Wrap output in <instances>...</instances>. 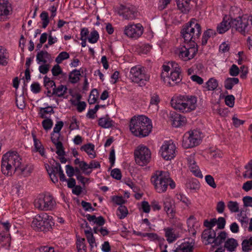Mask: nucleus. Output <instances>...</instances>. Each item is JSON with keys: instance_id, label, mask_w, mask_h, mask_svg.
<instances>
[{"instance_id": "nucleus-1", "label": "nucleus", "mask_w": 252, "mask_h": 252, "mask_svg": "<svg viewBox=\"0 0 252 252\" xmlns=\"http://www.w3.org/2000/svg\"><path fill=\"white\" fill-rule=\"evenodd\" d=\"M1 171L4 175L11 176L17 172L24 177L31 176L34 167L32 165L27 164L16 152H8L2 158Z\"/></svg>"}, {"instance_id": "nucleus-2", "label": "nucleus", "mask_w": 252, "mask_h": 252, "mask_svg": "<svg viewBox=\"0 0 252 252\" xmlns=\"http://www.w3.org/2000/svg\"><path fill=\"white\" fill-rule=\"evenodd\" d=\"M152 128L150 120L144 116L133 117L130 122L129 129L135 136L143 137L149 135Z\"/></svg>"}, {"instance_id": "nucleus-3", "label": "nucleus", "mask_w": 252, "mask_h": 252, "mask_svg": "<svg viewBox=\"0 0 252 252\" xmlns=\"http://www.w3.org/2000/svg\"><path fill=\"white\" fill-rule=\"evenodd\" d=\"M151 180L158 193L166 191L168 186L171 189L175 187V183L171 180L167 172L157 170L152 175Z\"/></svg>"}, {"instance_id": "nucleus-4", "label": "nucleus", "mask_w": 252, "mask_h": 252, "mask_svg": "<svg viewBox=\"0 0 252 252\" xmlns=\"http://www.w3.org/2000/svg\"><path fill=\"white\" fill-rule=\"evenodd\" d=\"M201 33V26L194 19H192L181 31V34L185 41L191 44H196Z\"/></svg>"}, {"instance_id": "nucleus-5", "label": "nucleus", "mask_w": 252, "mask_h": 252, "mask_svg": "<svg viewBox=\"0 0 252 252\" xmlns=\"http://www.w3.org/2000/svg\"><path fill=\"white\" fill-rule=\"evenodd\" d=\"M197 99L193 96H180L172 99L171 105L175 109L183 113L189 112L196 107Z\"/></svg>"}, {"instance_id": "nucleus-6", "label": "nucleus", "mask_w": 252, "mask_h": 252, "mask_svg": "<svg viewBox=\"0 0 252 252\" xmlns=\"http://www.w3.org/2000/svg\"><path fill=\"white\" fill-rule=\"evenodd\" d=\"M54 224L52 217L46 213H42L33 218L32 226L38 231L47 232L52 229Z\"/></svg>"}, {"instance_id": "nucleus-7", "label": "nucleus", "mask_w": 252, "mask_h": 252, "mask_svg": "<svg viewBox=\"0 0 252 252\" xmlns=\"http://www.w3.org/2000/svg\"><path fill=\"white\" fill-rule=\"evenodd\" d=\"M129 78L132 82L138 84L140 86H144L150 80V76L145 67L136 65L131 68Z\"/></svg>"}, {"instance_id": "nucleus-8", "label": "nucleus", "mask_w": 252, "mask_h": 252, "mask_svg": "<svg viewBox=\"0 0 252 252\" xmlns=\"http://www.w3.org/2000/svg\"><path fill=\"white\" fill-rule=\"evenodd\" d=\"M198 51L197 44H189L177 49L176 54L179 58L184 61H188L193 59Z\"/></svg>"}, {"instance_id": "nucleus-9", "label": "nucleus", "mask_w": 252, "mask_h": 252, "mask_svg": "<svg viewBox=\"0 0 252 252\" xmlns=\"http://www.w3.org/2000/svg\"><path fill=\"white\" fill-rule=\"evenodd\" d=\"M201 134L198 130H190L186 132L183 138V147L188 149L198 145L201 139Z\"/></svg>"}, {"instance_id": "nucleus-10", "label": "nucleus", "mask_w": 252, "mask_h": 252, "mask_svg": "<svg viewBox=\"0 0 252 252\" xmlns=\"http://www.w3.org/2000/svg\"><path fill=\"white\" fill-rule=\"evenodd\" d=\"M136 163L140 166L147 165L151 159V152L146 146L140 145L134 151Z\"/></svg>"}, {"instance_id": "nucleus-11", "label": "nucleus", "mask_w": 252, "mask_h": 252, "mask_svg": "<svg viewBox=\"0 0 252 252\" xmlns=\"http://www.w3.org/2000/svg\"><path fill=\"white\" fill-rule=\"evenodd\" d=\"M34 206L40 210H51L56 205V202L50 195H39L34 200Z\"/></svg>"}, {"instance_id": "nucleus-12", "label": "nucleus", "mask_w": 252, "mask_h": 252, "mask_svg": "<svg viewBox=\"0 0 252 252\" xmlns=\"http://www.w3.org/2000/svg\"><path fill=\"white\" fill-rule=\"evenodd\" d=\"M175 144L171 141H165L160 148L161 155L165 160H171L176 155Z\"/></svg>"}, {"instance_id": "nucleus-13", "label": "nucleus", "mask_w": 252, "mask_h": 252, "mask_svg": "<svg viewBox=\"0 0 252 252\" xmlns=\"http://www.w3.org/2000/svg\"><path fill=\"white\" fill-rule=\"evenodd\" d=\"M181 71H170V75L168 72H162L160 75L161 79L166 86H173L179 83L182 79L180 75Z\"/></svg>"}, {"instance_id": "nucleus-14", "label": "nucleus", "mask_w": 252, "mask_h": 252, "mask_svg": "<svg viewBox=\"0 0 252 252\" xmlns=\"http://www.w3.org/2000/svg\"><path fill=\"white\" fill-rule=\"evenodd\" d=\"M249 25V17L247 15L239 16L236 19H231L232 28L242 34H244Z\"/></svg>"}, {"instance_id": "nucleus-15", "label": "nucleus", "mask_w": 252, "mask_h": 252, "mask_svg": "<svg viewBox=\"0 0 252 252\" xmlns=\"http://www.w3.org/2000/svg\"><path fill=\"white\" fill-rule=\"evenodd\" d=\"M143 32V28L140 24H129L126 26L124 29V33L127 36L137 38L140 37Z\"/></svg>"}, {"instance_id": "nucleus-16", "label": "nucleus", "mask_w": 252, "mask_h": 252, "mask_svg": "<svg viewBox=\"0 0 252 252\" xmlns=\"http://www.w3.org/2000/svg\"><path fill=\"white\" fill-rule=\"evenodd\" d=\"M216 232L212 228H206L202 232V239L206 245L216 243Z\"/></svg>"}, {"instance_id": "nucleus-17", "label": "nucleus", "mask_w": 252, "mask_h": 252, "mask_svg": "<svg viewBox=\"0 0 252 252\" xmlns=\"http://www.w3.org/2000/svg\"><path fill=\"white\" fill-rule=\"evenodd\" d=\"M118 13L120 16L127 20H132L135 18L137 15V11L133 8L127 7L122 6L119 9Z\"/></svg>"}, {"instance_id": "nucleus-18", "label": "nucleus", "mask_w": 252, "mask_h": 252, "mask_svg": "<svg viewBox=\"0 0 252 252\" xmlns=\"http://www.w3.org/2000/svg\"><path fill=\"white\" fill-rule=\"evenodd\" d=\"M11 11V7L7 0H0V21L5 20Z\"/></svg>"}, {"instance_id": "nucleus-19", "label": "nucleus", "mask_w": 252, "mask_h": 252, "mask_svg": "<svg viewBox=\"0 0 252 252\" xmlns=\"http://www.w3.org/2000/svg\"><path fill=\"white\" fill-rule=\"evenodd\" d=\"M60 136V134L59 133H53L51 134V140L56 146V154L59 156H61L65 155V152L62 142L59 141Z\"/></svg>"}, {"instance_id": "nucleus-20", "label": "nucleus", "mask_w": 252, "mask_h": 252, "mask_svg": "<svg viewBox=\"0 0 252 252\" xmlns=\"http://www.w3.org/2000/svg\"><path fill=\"white\" fill-rule=\"evenodd\" d=\"M164 209L169 215H170L171 217H173L174 211V203L171 197L169 196L166 197L163 201Z\"/></svg>"}, {"instance_id": "nucleus-21", "label": "nucleus", "mask_w": 252, "mask_h": 252, "mask_svg": "<svg viewBox=\"0 0 252 252\" xmlns=\"http://www.w3.org/2000/svg\"><path fill=\"white\" fill-rule=\"evenodd\" d=\"M190 0H176L177 6L182 12L187 13L190 9Z\"/></svg>"}, {"instance_id": "nucleus-22", "label": "nucleus", "mask_w": 252, "mask_h": 252, "mask_svg": "<svg viewBox=\"0 0 252 252\" xmlns=\"http://www.w3.org/2000/svg\"><path fill=\"white\" fill-rule=\"evenodd\" d=\"M194 244L192 242L182 243L175 250V252H192Z\"/></svg>"}, {"instance_id": "nucleus-23", "label": "nucleus", "mask_w": 252, "mask_h": 252, "mask_svg": "<svg viewBox=\"0 0 252 252\" xmlns=\"http://www.w3.org/2000/svg\"><path fill=\"white\" fill-rule=\"evenodd\" d=\"M36 60L38 63H46L51 60V56L47 51H41L37 54Z\"/></svg>"}, {"instance_id": "nucleus-24", "label": "nucleus", "mask_w": 252, "mask_h": 252, "mask_svg": "<svg viewBox=\"0 0 252 252\" xmlns=\"http://www.w3.org/2000/svg\"><path fill=\"white\" fill-rule=\"evenodd\" d=\"M180 71V68L179 65L174 62H171L167 63V64H164L162 66V71L168 72L169 71Z\"/></svg>"}, {"instance_id": "nucleus-25", "label": "nucleus", "mask_w": 252, "mask_h": 252, "mask_svg": "<svg viewBox=\"0 0 252 252\" xmlns=\"http://www.w3.org/2000/svg\"><path fill=\"white\" fill-rule=\"evenodd\" d=\"M173 125L175 127H179L184 126L187 122L186 118L178 114H175L174 117H172Z\"/></svg>"}, {"instance_id": "nucleus-26", "label": "nucleus", "mask_w": 252, "mask_h": 252, "mask_svg": "<svg viewBox=\"0 0 252 252\" xmlns=\"http://www.w3.org/2000/svg\"><path fill=\"white\" fill-rule=\"evenodd\" d=\"M34 141V146L36 152H39L40 155L43 157L45 156L44 149L40 141L36 138V135L33 132L32 133Z\"/></svg>"}, {"instance_id": "nucleus-27", "label": "nucleus", "mask_w": 252, "mask_h": 252, "mask_svg": "<svg viewBox=\"0 0 252 252\" xmlns=\"http://www.w3.org/2000/svg\"><path fill=\"white\" fill-rule=\"evenodd\" d=\"M231 26V19L230 21L225 20L224 19L217 27L218 32L220 33H223L228 31Z\"/></svg>"}, {"instance_id": "nucleus-28", "label": "nucleus", "mask_w": 252, "mask_h": 252, "mask_svg": "<svg viewBox=\"0 0 252 252\" xmlns=\"http://www.w3.org/2000/svg\"><path fill=\"white\" fill-rule=\"evenodd\" d=\"M81 150L85 151L91 158H94L96 156L94 146L93 144L89 143L84 145L81 147Z\"/></svg>"}, {"instance_id": "nucleus-29", "label": "nucleus", "mask_w": 252, "mask_h": 252, "mask_svg": "<svg viewBox=\"0 0 252 252\" xmlns=\"http://www.w3.org/2000/svg\"><path fill=\"white\" fill-rule=\"evenodd\" d=\"M165 236L168 243H171L176 240V236L175 231L173 228L168 227L164 228Z\"/></svg>"}, {"instance_id": "nucleus-30", "label": "nucleus", "mask_w": 252, "mask_h": 252, "mask_svg": "<svg viewBox=\"0 0 252 252\" xmlns=\"http://www.w3.org/2000/svg\"><path fill=\"white\" fill-rule=\"evenodd\" d=\"M76 245L78 252H87V246L85 244V238L77 236Z\"/></svg>"}, {"instance_id": "nucleus-31", "label": "nucleus", "mask_w": 252, "mask_h": 252, "mask_svg": "<svg viewBox=\"0 0 252 252\" xmlns=\"http://www.w3.org/2000/svg\"><path fill=\"white\" fill-rule=\"evenodd\" d=\"M67 90V88L65 86L61 85L57 88L56 87L53 88L52 94L62 97L66 93Z\"/></svg>"}, {"instance_id": "nucleus-32", "label": "nucleus", "mask_w": 252, "mask_h": 252, "mask_svg": "<svg viewBox=\"0 0 252 252\" xmlns=\"http://www.w3.org/2000/svg\"><path fill=\"white\" fill-rule=\"evenodd\" d=\"M238 246L236 240L233 238L228 239L225 243L224 247L229 251L233 252Z\"/></svg>"}, {"instance_id": "nucleus-33", "label": "nucleus", "mask_w": 252, "mask_h": 252, "mask_svg": "<svg viewBox=\"0 0 252 252\" xmlns=\"http://www.w3.org/2000/svg\"><path fill=\"white\" fill-rule=\"evenodd\" d=\"M239 82L238 78H227L224 81V87L227 90H231L234 85Z\"/></svg>"}, {"instance_id": "nucleus-34", "label": "nucleus", "mask_w": 252, "mask_h": 252, "mask_svg": "<svg viewBox=\"0 0 252 252\" xmlns=\"http://www.w3.org/2000/svg\"><path fill=\"white\" fill-rule=\"evenodd\" d=\"M216 34L215 32L212 29H208L205 31L203 34L202 39V44L204 45H206L208 39L211 37L214 36Z\"/></svg>"}, {"instance_id": "nucleus-35", "label": "nucleus", "mask_w": 252, "mask_h": 252, "mask_svg": "<svg viewBox=\"0 0 252 252\" xmlns=\"http://www.w3.org/2000/svg\"><path fill=\"white\" fill-rule=\"evenodd\" d=\"M206 86L208 91H214L218 87V82L216 79L211 78L206 82Z\"/></svg>"}, {"instance_id": "nucleus-36", "label": "nucleus", "mask_w": 252, "mask_h": 252, "mask_svg": "<svg viewBox=\"0 0 252 252\" xmlns=\"http://www.w3.org/2000/svg\"><path fill=\"white\" fill-rule=\"evenodd\" d=\"M84 233L86 236L87 241L90 245V247L91 248H93V244L95 243V240L92 232L91 228H90V230H85Z\"/></svg>"}, {"instance_id": "nucleus-37", "label": "nucleus", "mask_w": 252, "mask_h": 252, "mask_svg": "<svg viewBox=\"0 0 252 252\" xmlns=\"http://www.w3.org/2000/svg\"><path fill=\"white\" fill-rule=\"evenodd\" d=\"M242 250L244 252H249L252 250V237L249 239H245L242 243Z\"/></svg>"}, {"instance_id": "nucleus-38", "label": "nucleus", "mask_w": 252, "mask_h": 252, "mask_svg": "<svg viewBox=\"0 0 252 252\" xmlns=\"http://www.w3.org/2000/svg\"><path fill=\"white\" fill-rule=\"evenodd\" d=\"M98 125L104 128H109L112 126V121L107 118H101L98 120Z\"/></svg>"}, {"instance_id": "nucleus-39", "label": "nucleus", "mask_w": 252, "mask_h": 252, "mask_svg": "<svg viewBox=\"0 0 252 252\" xmlns=\"http://www.w3.org/2000/svg\"><path fill=\"white\" fill-rule=\"evenodd\" d=\"M80 73L79 70H74L70 73L69 75V81L72 83H76L79 80Z\"/></svg>"}, {"instance_id": "nucleus-40", "label": "nucleus", "mask_w": 252, "mask_h": 252, "mask_svg": "<svg viewBox=\"0 0 252 252\" xmlns=\"http://www.w3.org/2000/svg\"><path fill=\"white\" fill-rule=\"evenodd\" d=\"M128 210L126 206L121 205L118 208L117 215L120 219L125 218L127 215Z\"/></svg>"}, {"instance_id": "nucleus-41", "label": "nucleus", "mask_w": 252, "mask_h": 252, "mask_svg": "<svg viewBox=\"0 0 252 252\" xmlns=\"http://www.w3.org/2000/svg\"><path fill=\"white\" fill-rule=\"evenodd\" d=\"M245 169H247L245 173L243 174V177L245 178H252V159L245 166Z\"/></svg>"}, {"instance_id": "nucleus-42", "label": "nucleus", "mask_w": 252, "mask_h": 252, "mask_svg": "<svg viewBox=\"0 0 252 252\" xmlns=\"http://www.w3.org/2000/svg\"><path fill=\"white\" fill-rule=\"evenodd\" d=\"M227 206L231 212L236 213L239 211V204L236 201H229Z\"/></svg>"}, {"instance_id": "nucleus-43", "label": "nucleus", "mask_w": 252, "mask_h": 252, "mask_svg": "<svg viewBox=\"0 0 252 252\" xmlns=\"http://www.w3.org/2000/svg\"><path fill=\"white\" fill-rule=\"evenodd\" d=\"M40 17L42 21V28H46L49 23L48 13L46 11H43Z\"/></svg>"}, {"instance_id": "nucleus-44", "label": "nucleus", "mask_w": 252, "mask_h": 252, "mask_svg": "<svg viewBox=\"0 0 252 252\" xmlns=\"http://www.w3.org/2000/svg\"><path fill=\"white\" fill-rule=\"evenodd\" d=\"M53 109L51 106H48L45 108H40L39 114L42 118H46V114L54 113Z\"/></svg>"}, {"instance_id": "nucleus-45", "label": "nucleus", "mask_w": 252, "mask_h": 252, "mask_svg": "<svg viewBox=\"0 0 252 252\" xmlns=\"http://www.w3.org/2000/svg\"><path fill=\"white\" fill-rule=\"evenodd\" d=\"M98 97V92L97 90L93 89L89 95V97L88 99V102L90 104H94Z\"/></svg>"}, {"instance_id": "nucleus-46", "label": "nucleus", "mask_w": 252, "mask_h": 252, "mask_svg": "<svg viewBox=\"0 0 252 252\" xmlns=\"http://www.w3.org/2000/svg\"><path fill=\"white\" fill-rule=\"evenodd\" d=\"M189 168L191 172H192L194 174L195 176L201 178L203 177V175L200 170L199 169L198 166L196 165V163H195L194 164H192V165L189 166Z\"/></svg>"}, {"instance_id": "nucleus-47", "label": "nucleus", "mask_w": 252, "mask_h": 252, "mask_svg": "<svg viewBox=\"0 0 252 252\" xmlns=\"http://www.w3.org/2000/svg\"><path fill=\"white\" fill-rule=\"evenodd\" d=\"M99 38V34L98 32L94 30L91 32L89 37H88V41L91 43H96Z\"/></svg>"}, {"instance_id": "nucleus-48", "label": "nucleus", "mask_w": 252, "mask_h": 252, "mask_svg": "<svg viewBox=\"0 0 252 252\" xmlns=\"http://www.w3.org/2000/svg\"><path fill=\"white\" fill-rule=\"evenodd\" d=\"M226 235L227 234L225 232L222 231L217 237L216 236L215 245L219 246L220 245L226 238Z\"/></svg>"}, {"instance_id": "nucleus-49", "label": "nucleus", "mask_w": 252, "mask_h": 252, "mask_svg": "<svg viewBox=\"0 0 252 252\" xmlns=\"http://www.w3.org/2000/svg\"><path fill=\"white\" fill-rule=\"evenodd\" d=\"M69 58L68 53L66 52H62L60 53L57 57L56 58V62L58 63H61L63 61Z\"/></svg>"}, {"instance_id": "nucleus-50", "label": "nucleus", "mask_w": 252, "mask_h": 252, "mask_svg": "<svg viewBox=\"0 0 252 252\" xmlns=\"http://www.w3.org/2000/svg\"><path fill=\"white\" fill-rule=\"evenodd\" d=\"M44 84L47 89H49L51 87H56L55 82L50 80V79L46 76L44 77Z\"/></svg>"}, {"instance_id": "nucleus-51", "label": "nucleus", "mask_w": 252, "mask_h": 252, "mask_svg": "<svg viewBox=\"0 0 252 252\" xmlns=\"http://www.w3.org/2000/svg\"><path fill=\"white\" fill-rule=\"evenodd\" d=\"M234 96L231 94L228 95L225 97V102L226 105L230 107H233L234 105Z\"/></svg>"}, {"instance_id": "nucleus-52", "label": "nucleus", "mask_w": 252, "mask_h": 252, "mask_svg": "<svg viewBox=\"0 0 252 252\" xmlns=\"http://www.w3.org/2000/svg\"><path fill=\"white\" fill-rule=\"evenodd\" d=\"M16 102L17 107L21 109H23L25 107V103L24 101V96L20 95L19 97H16Z\"/></svg>"}, {"instance_id": "nucleus-53", "label": "nucleus", "mask_w": 252, "mask_h": 252, "mask_svg": "<svg viewBox=\"0 0 252 252\" xmlns=\"http://www.w3.org/2000/svg\"><path fill=\"white\" fill-rule=\"evenodd\" d=\"M205 181L213 189L217 187V185L215 182L214 179L211 175H208L205 176Z\"/></svg>"}, {"instance_id": "nucleus-54", "label": "nucleus", "mask_w": 252, "mask_h": 252, "mask_svg": "<svg viewBox=\"0 0 252 252\" xmlns=\"http://www.w3.org/2000/svg\"><path fill=\"white\" fill-rule=\"evenodd\" d=\"M79 167L86 174H89L91 172V171H88V169H90L89 164L87 163L84 161H81Z\"/></svg>"}, {"instance_id": "nucleus-55", "label": "nucleus", "mask_w": 252, "mask_h": 252, "mask_svg": "<svg viewBox=\"0 0 252 252\" xmlns=\"http://www.w3.org/2000/svg\"><path fill=\"white\" fill-rule=\"evenodd\" d=\"M177 198L183 203H184L186 206H189L190 204V201L183 194H177Z\"/></svg>"}, {"instance_id": "nucleus-56", "label": "nucleus", "mask_w": 252, "mask_h": 252, "mask_svg": "<svg viewBox=\"0 0 252 252\" xmlns=\"http://www.w3.org/2000/svg\"><path fill=\"white\" fill-rule=\"evenodd\" d=\"M111 176L117 180H120L122 178V174L120 169L115 168L111 171Z\"/></svg>"}, {"instance_id": "nucleus-57", "label": "nucleus", "mask_w": 252, "mask_h": 252, "mask_svg": "<svg viewBox=\"0 0 252 252\" xmlns=\"http://www.w3.org/2000/svg\"><path fill=\"white\" fill-rule=\"evenodd\" d=\"M62 170V169L60 164L58 162H56L55 164L52 165L50 172L58 174L60 172V170L61 171Z\"/></svg>"}, {"instance_id": "nucleus-58", "label": "nucleus", "mask_w": 252, "mask_h": 252, "mask_svg": "<svg viewBox=\"0 0 252 252\" xmlns=\"http://www.w3.org/2000/svg\"><path fill=\"white\" fill-rule=\"evenodd\" d=\"M239 69L236 64H233L229 69V74L232 76H236L239 73Z\"/></svg>"}, {"instance_id": "nucleus-59", "label": "nucleus", "mask_w": 252, "mask_h": 252, "mask_svg": "<svg viewBox=\"0 0 252 252\" xmlns=\"http://www.w3.org/2000/svg\"><path fill=\"white\" fill-rule=\"evenodd\" d=\"M53 125V122L51 119H47L42 122V126L45 130L50 129Z\"/></svg>"}, {"instance_id": "nucleus-60", "label": "nucleus", "mask_w": 252, "mask_h": 252, "mask_svg": "<svg viewBox=\"0 0 252 252\" xmlns=\"http://www.w3.org/2000/svg\"><path fill=\"white\" fill-rule=\"evenodd\" d=\"M160 101V99L158 95L156 94H154L152 95L150 100L151 105H157Z\"/></svg>"}, {"instance_id": "nucleus-61", "label": "nucleus", "mask_w": 252, "mask_h": 252, "mask_svg": "<svg viewBox=\"0 0 252 252\" xmlns=\"http://www.w3.org/2000/svg\"><path fill=\"white\" fill-rule=\"evenodd\" d=\"M52 73L53 75L55 76H57L59 74H62V70L60 66L58 64H56L53 66L52 69Z\"/></svg>"}, {"instance_id": "nucleus-62", "label": "nucleus", "mask_w": 252, "mask_h": 252, "mask_svg": "<svg viewBox=\"0 0 252 252\" xmlns=\"http://www.w3.org/2000/svg\"><path fill=\"white\" fill-rule=\"evenodd\" d=\"M239 220L242 224L248 223L249 221V218L247 217L246 214L242 211L238 215Z\"/></svg>"}, {"instance_id": "nucleus-63", "label": "nucleus", "mask_w": 252, "mask_h": 252, "mask_svg": "<svg viewBox=\"0 0 252 252\" xmlns=\"http://www.w3.org/2000/svg\"><path fill=\"white\" fill-rule=\"evenodd\" d=\"M113 201L117 205H122L125 203V200L122 196H115L112 197Z\"/></svg>"}, {"instance_id": "nucleus-64", "label": "nucleus", "mask_w": 252, "mask_h": 252, "mask_svg": "<svg viewBox=\"0 0 252 252\" xmlns=\"http://www.w3.org/2000/svg\"><path fill=\"white\" fill-rule=\"evenodd\" d=\"M244 205L245 207H252V197L249 196L244 197L243 198Z\"/></svg>"}]
</instances>
